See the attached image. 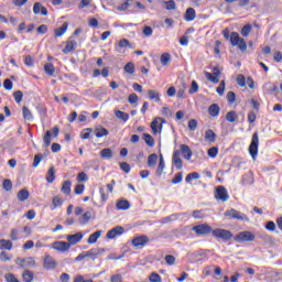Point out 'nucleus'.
I'll return each instance as SVG.
<instances>
[{
	"instance_id": "nucleus-56",
	"label": "nucleus",
	"mask_w": 282,
	"mask_h": 282,
	"mask_svg": "<svg viewBox=\"0 0 282 282\" xmlns=\"http://www.w3.org/2000/svg\"><path fill=\"white\" fill-rule=\"evenodd\" d=\"M182 180H184V175L183 173H176L174 175V178L172 180V184H180L182 182Z\"/></svg>"
},
{
	"instance_id": "nucleus-42",
	"label": "nucleus",
	"mask_w": 282,
	"mask_h": 282,
	"mask_svg": "<svg viewBox=\"0 0 282 282\" xmlns=\"http://www.w3.org/2000/svg\"><path fill=\"white\" fill-rule=\"evenodd\" d=\"M144 142L148 147H154L155 145V140L151 134L144 133L143 134Z\"/></svg>"
},
{
	"instance_id": "nucleus-16",
	"label": "nucleus",
	"mask_w": 282,
	"mask_h": 282,
	"mask_svg": "<svg viewBox=\"0 0 282 282\" xmlns=\"http://www.w3.org/2000/svg\"><path fill=\"white\" fill-rule=\"evenodd\" d=\"M33 13L34 14H42V17H47L48 11L47 8H45L41 2H35L33 4Z\"/></svg>"
},
{
	"instance_id": "nucleus-36",
	"label": "nucleus",
	"mask_w": 282,
	"mask_h": 282,
	"mask_svg": "<svg viewBox=\"0 0 282 282\" xmlns=\"http://www.w3.org/2000/svg\"><path fill=\"white\" fill-rule=\"evenodd\" d=\"M164 155L160 154V160H159V165L156 169V175H162V173H164Z\"/></svg>"
},
{
	"instance_id": "nucleus-45",
	"label": "nucleus",
	"mask_w": 282,
	"mask_h": 282,
	"mask_svg": "<svg viewBox=\"0 0 282 282\" xmlns=\"http://www.w3.org/2000/svg\"><path fill=\"white\" fill-rule=\"evenodd\" d=\"M237 118H238L237 112L234 110L227 112V115H226L227 122H235L237 120Z\"/></svg>"
},
{
	"instance_id": "nucleus-23",
	"label": "nucleus",
	"mask_w": 282,
	"mask_h": 282,
	"mask_svg": "<svg viewBox=\"0 0 282 282\" xmlns=\"http://www.w3.org/2000/svg\"><path fill=\"white\" fill-rule=\"evenodd\" d=\"M95 135L96 138H105V135H109V130H107L102 126H99L95 128Z\"/></svg>"
},
{
	"instance_id": "nucleus-27",
	"label": "nucleus",
	"mask_w": 282,
	"mask_h": 282,
	"mask_svg": "<svg viewBox=\"0 0 282 282\" xmlns=\"http://www.w3.org/2000/svg\"><path fill=\"white\" fill-rule=\"evenodd\" d=\"M117 210H129L131 207V204H129V200L121 199L117 202Z\"/></svg>"
},
{
	"instance_id": "nucleus-2",
	"label": "nucleus",
	"mask_w": 282,
	"mask_h": 282,
	"mask_svg": "<svg viewBox=\"0 0 282 282\" xmlns=\"http://www.w3.org/2000/svg\"><path fill=\"white\" fill-rule=\"evenodd\" d=\"M225 217H228V219H238L239 221H250V218H248V215L231 208L225 212Z\"/></svg>"
},
{
	"instance_id": "nucleus-34",
	"label": "nucleus",
	"mask_w": 282,
	"mask_h": 282,
	"mask_svg": "<svg viewBox=\"0 0 282 282\" xmlns=\"http://www.w3.org/2000/svg\"><path fill=\"white\" fill-rule=\"evenodd\" d=\"M44 72L47 74V76H54V74H56V68H54V64L46 63L44 65Z\"/></svg>"
},
{
	"instance_id": "nucleus-31",
	"label": "nucleus",
	"mask_w": 282,
	"mask_h": 282,
	"mask_svg": "<svg viewBox=\"0 0 282 282\" xmlns=\"http://www.w3.org/2000/svg\"><path fill=\"white\" fill-rule=\"evenodd\" d=\"M89 219H91V212H86L83 214V216L79 218L80 226H85L89 224Z\"/></svg>"
},
{
	"instance_id": "nucleus-35",
	"label": "nucleus",
	"mask_w": 282,
	"mask_h": 282,
	"mask_svg": "<svg viewBox=\"0 0 282 282\" xmlns=\"http://www.w3.org/2000/svg\"><path fill=\"white\" fill-rule=\"evenodd\" d=\"M148 96L150 100H154L155 102H160V93L155 89L148 90Z\"/></svg>"
},
{
	"instance_id": "nucleus-22",
	"label": "nucleus",
	"mask_w": 282,
	"mask_h": 282,
	"mask_svg": "<svg viewBox=\"0 0 282 282\" xmlns=\"http://www.w3.org/2000/svg\"><path fill=\"white\" fill-rule=\"evenodd\" d=\"M263 91H264V94H274V91H279V86H276L272 83H267L263 86Z\"/></svg>"
},
{
	"instance_id": "nucleus-61",
	"label": "nucleus",
	"mask_w": 282,
	"mask_h": 282,
	"mask_svg": "<svg viewBox=\"0 0 282 282\" xmlns=\"http://www.w3.org/2000/svg\"><path fill=\"white\" fill-rule=\"evenodd\" d=\"M237 85H239V87H243L246 85V76L243 75H238L237 76Z\"/></svg>"
},
{
	"instance_id": "nucleus-26",
	"label": "nucleus",
	"mask_w": 282,
	"mask_h": 282,
	"mask_svg": "<svg viewBox=\"0 0 282 282\" xmlns=\"http://www.w3.org/2000/svg\"><path fill=\"white\" fill-rule=\"evenodd\" d=\"M67 28H68L67 22H64L61 28L55 29L54 30L55 37L58 39V36H63V34H65V32H67Z\"/></svg>"
},
{
	"instance_id": "nucleus-4",
	"label": "nucleus",
	"mask_w": 282,
	"mask_h": 282,
	"mask_svg": "<svg viewBox=\"0 0 282 282\" xmlns=\"http://www.w3.org/2000/svg\"><path fill=\"white\" fill-rule=\"evenodd\" d=\"M192 231L197 235V237H206V235H210L213 232V227L208 224H199L192 228Z\"/></svg>"
},
{
	"instance_id": "nucleus-32",
	"label": "nucleus",
	"mask_w": 282,
	"mask_h": 282,
	"mask_svg": "<svg viewBox=\"0 0 282 282\" xmlns=\"http://www.w3.org/2000/svg\"><path fill=\"white\" fill-rule=\"evenodd\" d=\"M100 235H102V231H100V230L95 231L94 234H91L88 237L87 243H90V245L96 243V241H98V239H100Z\"/></svg>"
},
{
	"instance_id": "nucleus-37",
	"label": "nucleus",
	"mask_w": 282,
	"mask_h": 282,
	"mask_svg": "<svg viewBox=\"0 0 282 282\" xmlns=\"http://www.w3.org/2000/svg\"><path fill=\"white\" fill-rule=\"evenodd\" d=\"M100 155L105 160H111V158H113V151H111V149H109V148H106L100 151Z\"/></svg>"
},
{
	"instance_id": "nucleus-1",
	"label": "nucleus",
	"mask_w": 282,
	"mask_h": 282,
	"mask_svg": "<svg viewBox=\"0 0 282 282\" xmlns=\"http://www.w3.org/2000/svg\"><path fill=\"white\" fill-rule=\"evenodd\" d=\"M229 41L232 47H238L242 52H246V50H248V44L246 43V40L241 39V36H239V33L237 32H231Z\"/></svg>"
},
{
	"instance_id": "nucleus-38",
	"label": "nucleus",
	"mask_w": 282,
	"mask_h": 282,
	"mask_svg": "<svg viewBox=\"0 0 282 282\" xmlns=\"http://www.w3.org/2000/svg\"><path fill=\"white\" fill-rule=\"evenodd\" d=\"M155 164H158V154L152 153L148 158V166H150V169H153Z\"/></svg>"
},
{
	"instance_id": "nucleus-50",
	"label": "nucleus",
	"mask_w": 282,
	"mask_h": 282,
	"mask_svg": "<svg viewBox=\"0 0 282 282\" xmlns=\"http://www.w3.org/2000/svg\"><path fill=\"white\" fill-rule=\"evenodd\" d=\"M170 62H171V54L164 53V54L161 55V64L163 66L169 65Z\"/></svg>"
},
{
	"instance_id": "nucleus-8",
	"label": "nucleus",
	"mask_w": 282,
	"mask_h": 282,
	"mask_svg": "<svg viewBox=\"0 0 282 282\" xmlns=\"http://www.w3.org/2000/svg\"><path fill=\"white\" fill-rule=\"evenodd\" d=\"M215 197L216 199H220V202H228V199H230V196L228 195V189H226V187H224L223 185L216 188Z\"/></svg>"
},
{
	"instance_id": "nucleus-63",
	"label": "nucleus",
	"mask_w": 282,
	"mask_h": 282,
	"mask_svg": "<svg viewBox=\"0 0 282 282\" xmlns=\"http://www.w3.org/2000/svg\"><path fill=\"white\" fill-rule=\"evenodd\" d=\"M188 129L189 131H195V129H197V120L191 119L188 121Z\"/></svg>"
},
{
	"instance_id": "nucleus-21",
	"label": "nucleus",
	"mask_w": 282,
	"mask_h": 282,
	"mask_svg": "<svg viewBox=\"0 0 282 282\" xmlns=\"http://www.w3.org/2000/svg\"><path fill=\"white\" fill-rule=\"evenodd\" d=\"M196 17H197V13L195 12V9L188 8L185 12L184 19L185 21L191 22V21H195Z\"/></svg>"
},
{
	"instance_id": "nucleus-25",
	"label": "nucleus",
	"mask_w": 282,
	"mask_h": 282,
	"mask_svg": "<svg viewBox=\"0 0 282 282\" xmlns=\"http://www.w3.org/2000/svg\"><path fill=\"white\" fill-rule=\"evenodd\" d=\"M55 180H56V170L54 169V166H51L46 173V182L48 184H52V182H54Z\"/></svg>"
},
{
	"instance_id": "nucleus-60",
	"label": "nucleus",
	"mask_w": 282,
	"mask_h": 282,
	"mask_svg": "<svg viewBox=\"0 0 282 282\" xmlns=\"http://www.w3.org/2000/svg\"><path fill=\"white\" fill-rule=\"evenodd\" d=\"M149 280L151 282H162V276H160L158 273H151Z\"/></svg>"
},
{
	"instance_id": "nucleus-18",
	"label": "nucleus",
	"mask_w": 282,
	"mask_h": 282,
	"mask_svg": "<svg viewBox=\"0 0 282 282\" xmlns=\"http://www.w3.org/2000/svg\"><path fill=\"white\" fill-rule=\"evenodd\" d=\"M162 122H164V119L161 117L155 118L151 122V129H152L153 133H158V129H160V131H162Z\"/></svg>"
},
{
	"instance_id": "nucleus-53",
	"label": "nucleus",
	"mask_w": 282,
	"mask_h": 282,
	"mask_svg": "<svg viewBox=\"0 0 282 282\" xmlns=\"http://www.w3.org/2000/svg\"><path fill=\"white\" fill-rule=\"evenodd\" d=\"M99 193H100V199L102 204H105V202L109 199V194H107V192L105 191V187H99Z\"/></svg>"
},
{
	"instance_id": "nucleus-55",
	"label": "nucleus",
	"mask_w": 282,
	"mask_h": 282,
	"mask_svg": "<svg viewBox=\"0 0 282 282\" xmlns=\"http://www.w3.org/2000/svg\"><path fill=\"white\" fill-rule=\"evenodd\" d=\"M217 153H219V149L217 147H213L207 151L209 158H217Z\"/></svg>"
},
{
	"instance_id": "nucleus-30",
	"label": "nucleus",
	"mask_w": 282,
	"mask_h": 282,
	"mask_svg": "<svg viewBox=\"0 0 282 282\" xmlns=\"http://www.w3.org/2000/svg\"><path fill=\"white\" fill-rule=\"evenodd\" d=\"M62 193H64V195H70L72 194V181H65L63 183Z\"/></svg>"
},
{
	"instance_id": "nucleus-14",
	"label": "nucleus",
	"mask_w": 282,
	"mask_h": 282,
	"mask_svg": "<svg viewBox=\"0 0 282 282\" xmlns=\"http://www.w3.org/2000/svg\"><path fill=\"white\" fill-rule=\"evenodd\" d=\"M66 240L68 241L69 247L76 246V243H80L83 241V232H77L75 235H68L66 237Z\"/></svg>"
},
{
	"instance_id": "nucleus-51",
	"label": "nucleus",
	"mask_w": 282,
	"mask_h": 282,
	"mask_svg": "<svg viewBox=\"0 0 282 282\" xmlns=\"http://www.w3.org/2000/svg\"><path fill=\"white\" fill-rule=\"evenodd\" d=\"M44 144L45 147H50V144H52V131H46L45 135H44Z\"/></svg>"
},
{
	"instance_id": "nucleus-40",
	"label": "nucleus",
	"mask_w": 282,
	"mask_h": 282,
	"mask_svg": "<svg viewBox=\"0 0 282 282\" xmlns=\"http://www.w3.org/2000/svg\"><path fill=\"white\" fill-rule=\"evenodd\" d=\"M22 279L24 282H32L34 281V273L30 270H26L23 272Z\"/></svg>"
},
{
	"instance_id": "nucleus-7",
	"label": "nucleus",
	"mask_w": 282,
	"mask_h": 282,
	"mask_svg": "<svg viewBox=\"0 0 282 282\" xmlns=\"http://www.w3.org/2000/svg\"><path fill=\"white\" fill-rule=\"evenodd\" d=\"M15 263L17 265H19V268H34V265H36V261H34V258H17Z\"/></svg>"
},
{
	"instance_id": "nucleus-19",
	"label": "nucleus",
	"mask_w": 282,
	"mask_h": 282,
	"mask_svg": "<svg viewBox=\"0 0 282 282\" xmlns=\"http://www.w3.org/2000/svg\"><path fill=\"white\" fill-rule=\"evenodd\" d=\"M76 47H78V43L74 40H68L66 42V46L63 50L64 54H69L70 52H74V50H76Z\"/></svg>"
},
{
	"instance_id": "nucleus-58",
	"label": "nucleus",
	"mask_w": 282,
	"mask_h": 282,
	"mask_svg": "<svg viewBox=\"0 0 282 282\" xmlns=\"http://www.w3.org/2000/svg\"><path fill=\"white\" fill-rule=\"evenodd\" d=\"M4 279L7 282H21L19 281V279H17V276L12 273H8L4 275Z\"/></svg>"
},
{
	"instance_id": "nucleus-39",
	"label": "nucleus",
	"mask_w": 282,
	"mask_h": 282,
	"mask_svg": "<svg viewBox=\"0 0 282 282\" xmlns=\"http://www.w3.org/2000/svg\"><path fill=\"white\" fill-rule=\"evenodd\" d=\"M0 250H12V242L10 240H0Z\"/></svg>"
},
{
	"instance_id": "nucleus-59",
	"label": "nucleus",
	"mask_w": 282,
	"mask_h": 282,
	"mask_svg": "<svg viewBox=\"0 0 282 282\" xmlns=\"http://www.w3.org/2000/svg\"><path fill=\"white\" fill-rule=\"evenodd\" d=\"M118 47H120V48H122V47H131V43L129 42V40L122 39V40L119 41Z\"/></svg>"
},
{
	"instance_id": "nucleus-5",
	"label": "nucleus",
	"mask_w": 282,
	"mask_h": 282,
	"mask_svg": "<svg viewBox=\"0 0 282 282\" xmlns=\"http://www.w3.org/2000/svg\"><path fill=\"white\" fill-rule=\"evenodd\" d=\"M212 235L216 237V239H223V241H230V239H232V231L227 229H213Z\"/></svg>"
},
{
	"instance_id": "nucleus-9",
	"label": "nucleus",
	"mask_w": 282,
	"mask_h": 282,
	"mask_svg": "<svg viewBox=\"0 0 282 282\" xmlns=\"http://www.w3.org/2000/svg\"><path fill=\"white\" fill-rule=\"evenodd\" d=\"M149 238L145 235L137 236L132 239L134 248H144L149 243Z\"/></svg>"
},
{
	"instance_id": "nucleus-15",
	"label": "nucleus",
	"mask_w": 282,
	"mask_h": 282,
	"mask_svg": "<svg viewBox=\"0 0 282 282\" xmlns=\"http://www.w3.org/2000/svg\"><path fill=\"white\" fill-rule=\"evenodd\" d=\"M172 162L174 166H176L177 171H182V169H184V163L182 162V158H180V150H175L173 152Z\"/></svg>"
},
{
	"instance_id": "nucleus-54",
	"label": "nucleus",
	"mask_w": 282,
	"mask_h": 282,
	"mask_svg": "<svg viewBox=\"0 0 282 282\" xmlns=\"http://www.w3.org/2000/svg\"><path fill=\"white\" fill-rule=\"evenodd\" d=\"M177 219H180V214H173L163 218V224H169V221H175Z\"/></svg>"
},
{
	"instance_id": "nucleus-62",
	"label": "nucleus",
	"mask_w": 282,
	"mask_h": 282,
	"mask_svg": "<svg viewBox=\"0 0 282 282\" xmlns=\"http://www.w3.org/2000/svg\"><path fill=\"white\" fill-rule=\"evenodd\" d=\"M89 180V177L87 176V173L85 172H80L77 175V182H87Z\"/></svg>"
},
{
	"instance_id": "nucleus-29",
	"label": "nucleus",
	"mask_w": 282,
	"mask_h": 282,
	"mask_svg": "<svg viewBox=\"0 0 282 282\" xmlns=\"http://www.w3.org/2000/svg\"><path fill=\"white\" fill-rule=\"evenodd\" d=\"M205 140L207 141V142H210V143H213V142H215L216 140H217V134L215 133V131H213V130H207L206 132H205Z\"/></svg>"
},
{
	"instance_id": "nucleus-64",
	"label": "nucleus",
	"mask_w": 282,
	"mask_h": 282,
	"mask_svg": "<svg viewBox=\"0 0 282 282\" xmlns=\"http://www.w3.org/2000/svg\"><path fill=\"white\" fill-rule=\"evenodd\" d=\"M110 282H122V274H112L110 276Z\"/></svg>"
},
{
	"instance_id": "nucleus-20",
	"label": "nucleus",
	"mask_w": 282,
	"mask_h": 282,
	"mask_svg": "<svg viewBox=\"0 0 282 282\" xmlns=\"http://www.w3.org/2000/svg\"><path fill=\"white\" fill-rule=\"evenodd\" d=\"M181 153L185 160H191L193 158V151L186 144H181Z\"/></svg>"
},
{
	"instance_id": "nucleus-6",
	"label": "nucleus",
	"mask_w": 282,
	"mask_h": 282,
	"mask_svg": "<svg viewBox=\"0 0 282 282\" xmlns=\"http://www.w3.org/2000/svg\"><path fill=\"white\" fill-rule=\"evenodd\" d=\"M256 236L252 231H240L235 237L234 240L238 243H243L246 241H254Z\"/></svg>"
},
{
	"instance_id": "nucleus-47",
	"label": "nucleus",
	"mask_w": 282,
	"mask_h": 282,
	"mask_svg": "<svg viewBox=\"0 0 282 282\" xmlns=\"http://www.w3.org/2000/svg\"><path fill=\"white\" fill-rule=\"evenodd\" d=\"M186 258L188 259V261H191V263H195L199 261V256L197 254V251L187 253Z\"/></svg>"
},
{
	"instance_id": "nucleus-49",
	"label": "nucleus",
	"mask_w": 282,
	"mask_h": 282,
	"mask_svg": "<svg viewBox=\"0 0 282 282\" xmlns=\"http://www.w3.org/2000/svg\"><path fill=\"white\" fill-rule=\"evenodd\" d=\"M199 173H197V172H192V173H189V174H187L186 175V177H185V182H193V180H199Z\"/></svg>"
},
{
	"instance_id": "nucleus-41",
	"label": "nucleus",
	"mask_w": 282,
	"mask_h": 282,
	"mask_svg": "<svg viewBox=\"0 0 282 282\" xmlns=\"http://www.w3.org/2000/svg\"><path fill=\"white\" fill-rule=\"evenodd\" d=\"M22 116L24 120H34V116H32V111L29 110L28 107L23 106L22 108Z\"/></svg>"
},
{
	"instance_id": "nucleus-44",
	"label": "nucleus",
	"mask_w": 282,
	"mask_h": 282,
	"mask_svg": "<svg viewBox=\"0 0 282 282\" xmlns=\"http://www.w3.org/2000/svg\"><path fill=\"white\" fill-rule=\"evenodd\" d=\"M123 70L126 74H134L135 73V65L132 62H129L124 67Z\"/></svg>"
},
{
	"instance_id": "nucleus-3",
	"label": "nucleus",
	"mask_w": 282,
	"mask_h": 282,
	"mask_svg": "<svg viewBox=\"0 0 282 282\" xmlns=\"http://www.w3.org/2000/svg\"><path fill=\"white\" fill-rule=\"evenodd\" d=\"M249 153L252 160H257V155H259V132H254L252 134Z\"/></svg>"
},
{
	"instance_id": "nucleus-33",
	"label": "nucleus",
	"mask_w": 282,
	"mask_h": 282,
	"mask_svg": "<svg viewBox=\"0 0 282 282\" xmlns=\"http://www.w3.org/2000/svg\"><path fill=\"white\" fill-rule=\"evenodd\" d=\"M115 116L119 120H122V122H127L129 120V113H127L122 110H115Z\"/></svg>"
},
{
	"instance_id": "nucleus-24",
	"label": "nucleus",
	"mask_w": 282,
	"mask_h": 282,
	"mask_svg": "<svg viewBox=\"0 0 282 282\" xmlns=\"http://www.w3.org/2000/svg\"><path fill=\"white\" fill-rule=\"evenodd\" d=\"M219 111H220V108H219V105L217 104H213L208 108V113L209 116H212V118H217V116H219Z\"/></svg>"
},
{
	"instance_id": "nucleus-17",
	"label": "nucleus",
	"mask_w": 282,
	"mask_h": 282,
	"mask_svg": "<svg viewBox=\"0 0 282 282\" xmlns=\"http://www.w3.org/2000/svg\"><path fill=\"white\" fill-rule=\"evenodd\" d=\"M44 268L45 270H54V268H56V260H54L52 256H45Z\"/></svg>"
},
{
	"instance_id": "nucleus-48",
	"label": "nucleus",
	"mask_w": 282,
	"mask_h": 282,
	"mask_svg": "<svg viewBox=\"0 0 282 282\" xmlns=\"http://www.w3.org/2000/svg\"><path fill=\"white\" fill-rule=\"evenodd\" d=\"M250 32H252V25L251 24H246L241 31H240V34L242 36H249L250 35Z\"/></svg>"
},
{
	"instance_id": "nucleus-10",
	"label": "nucleus",
	"mask_w": 282,
	"mask_h": 282,
	"mask_svg": "<svg viewBox=\"0 0 282 282\" xmlns=\"http://www.w3.org/2000/svg\"><path fill=\"white\" fill-rule=\"evenodd\" d=\"M105 252V248H95L90 249L88 251H84L86 259H91L93 261H96L100 254Z\"/></svg>"
},
{
	"instance_id": "nucleus-46",
	"label": "nucleus",
	"mask_w": 282,
	"mask_h": 282,
	"mask_svg": "<svg viewBox=\"0 0 282 282\" xmlns=\"http://www.w3.org/2000/svg\"><path fill=\"white\" fill-rule=\"evenodd\" d=\"M94 132V129L91 128H86L82 131V140H89V135Z\"/></svg>"
},
{
	"instance_id": "nucleus-28",
	"label": "nucleus",
	"mask_w": 282,
	"mask_h": 282,
	"mask_svg": "<svg viewBox=\"0 0 282 282\" xmlns=\"http://www.w3.org/2000/svg\"><path fill=\"white\" fill-rule=\"evenodd\" d=\"M19 202H25L30 198V192L28 189H21L17 195Z\"/></svg>"
},
{
	"instance_id": "nucleus-52",
	"label": "nucleus",
	"mask_w": 282,
	"mask_h": 282,
	"mask_svg": "<svg viewBox=\"0 0 282 282\" xmlns=\"http://www.w3.org/2000/svg\"><path fill=\"white\" fill-rule=\"evenodd\" d=\"M199 91V85L197 84L196 80L192 82V86L188 90V94L193 95V94H197Z\"/></svg>"
},
{
	"instance_id": "nucleus-57",
	"label": "nucleus",
	"mask_w": 282,
	"mask_h": 282,
	"mask_svg": "<svg viewBox=\"0 0 282 282\" xmlns=\"http://www.w3.org/2000/svg\"><path fill=\"white\" fill-rule=\"evenodd\" d=\"M13 98L15 100V102H21L23 100V91L21 90H17L14 94H13Z\"/></svg>"
},
{
	"instance_id": "nucleus-11",
	"label": "nucleus",
	"mask_w": 282,
	"mask_h": 282,
	"mask_svg": "<svg viewBox=\"0 0 282 282\" xmlns=\"http://www.w3.org/2000/svg\"><path fill=\"white\" fill-rule=\"evenodd\" d=\"M219 76H221V72L217 66L213 68V74L208 72L205 73V77L207 78V80H210V83H214V84L219 83Z\"/></svg>"
},
{
	"instance_id": "nucleus-12",
	"label": "nucleus",
	"mask_w": 282,
	"mask_h": 282,
	"mask_svg": "<svg viewBox=\"0 0 282 282\" xmlns=\"http://www.w3.org/2000/svg\"><path fill=\"white\" fill-rule=\"evenodd\" d=\"M69 248L68 242L65 241H55L52 243V249L57 250V252H68Z\"/></svg>"
},
{
	"instance_id": "nucleus-43",
	"label": "nucleus",
	"mask_w": 282,
	"mask_h": 282,
	"mask_svg": "<svg viewBox=\"0 0 282 282\" xmlns=\"http://www.w3.org/2000/svg\"><path fill=\"white\" fill-rule=\"evenodd\" d=\"M52 206H53V208H52L53 210H54V208H58V206H63V198L58 195L53 197Z\"/></svg>"
},
{
	"instance_id": "nucleus-13",
	"label": "nucleus",
	"mask_w": 282,
	"mask_h": 282,
	"mask_svg": "<svg viewBox=\"0 0 282 282\" xmlns=\"http://www.w3.org/2000/svg\"><path fill=\"white\" fill-rule=\"evenodd\" d=\"M124 232V228L122 226H117L112 229H110L106 237L107 239H116V237H120Z\"/></svg>"
}]
</instances>
